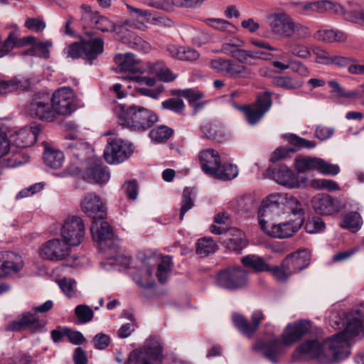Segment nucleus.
I'll list each match as a JSON object with an SVG mask.
<instances>
[{"label": "nucleus", "mask_w": 364, "mask_h": 364, "mask_svg": "<svg viewBox=\"0 0 364 364\" xmlns=\"http://www.w3.org/2000/svg\"><path fill=\"white\" fill-rule=\"evenodd\" d=\"M85 235V223L78 216L73 215L67 218L60 228L62 238L70 247L79 245L82 242Z\"/></svg>", "instance_id": "obj_6"}, {"label": "nucleus", "mask_w": 364, "mask_h": 364, "mask_svg": "<svg viewBox=\"0 0 364 364\" xmlns=\"http://www.w3.org/2000/svg\"><path fill=\"white\" fill-rule=\"evenodd\" d=\"M289 205L292 214L296 217L293 221L272 224L268 235L277 238L291 237L302 226L304 217L302 205L293 196L289 198Z\"/></svg>", "instance_id": "obj_3"}, {"label": "nucleus", "mask_w": 364, "mask_h": 364, "mask_svg": "<svg viewBox=\"0 0 364 364\" xmlns=\"http://www.w3.org/2000/svg\"><path fill=\"white\" fill-rule=\"evenodd\" d=\"M272 100L269 93L266 92L257 97V103L252 107H245L246 119L250 124H256L270 109Z\"/></svg>", "instance_id": "obj_13"}, {"label": "nucleus", "mask_w": 364, "mask_h": 364, "mask_svg": "<svg viewBox=\"0 0 364 364\" xmlns=\"http://www.w3.org/2000/svg\"><path fill=\"white\" fill-rule=\"evenodd\" d=\"M207 23L213 28L225 33H232L235 31V27L232 23L221 18H210Z\"/></svg>", "instance_id": "obj_48"}, {"label": "nucleus", "mask_w": 364, "mask_h": 364, "mask_svg": "<svg viewBox=\"0 0 364 364\" xmlns=\"http://www.w3.org/2000/svg\"><path fill=\"white\" fill-rule=\"evenodd\" d=\"M50 97L48 94H38L31 101L28 112L33 117L41 120L48 122L53 121L55 117V112L50 107L49 102Z\"/></svg>", "instance_id": "obj_9"}, {"label": "nucleus", "mask_w": 364, "mask_h": 364, "mask_svg": "<svg viewBox=\"0 0 364 364\" xmlns=\"http://www.w3.org/2000/svg\"><path fill=\"white\" fill-rule=\"evenodd\" d=\"M178 92L192 104L194 109V114L197 112L198 109L201 108L202 106L199 103L196 102L198 100L202 97V95L200 93H196L192 90H179Z\"/></svg>", "instance_id": "obj_59"}, {"label": "nucleus", "mask_w": 364, "mask_h": 364, "mask_svg": "<svg viewBox=\"0 0 364 364\" xmlns=\"http://www.w3.org/2000/svg\"><path fill=\"white\" fill-rule=\"evenodd\" d=\"M149 73L159 77L160 80L169 82L175 78L171 70L166 67L163 62H156L149 64Z\"/></svg>", "instance_id": "obj_34"}, {"label": "nucleus", "mask_w": 364, "mask_h": 364, "mask_svg": "<svg viewBox=\"0 0 364 364\" xmlns=\"http://www.w3.org/2000/svg\"><path fill=\"white\" fill-rule=\"evenodd\" d=\"M247 272L240 267L226 268L218 273L215 277L217 286L228 290H238L248 284Z\"/></svg>", "instance_id": "obj_5"}, {"label": "nucleus", "mask_w": 364, "mask_h": 364, "mask_svg": "<svg viewBox=\"0 0 364 364\" xmlns=\"http://www.w3.org/2000/svg\"><path fill=\"white\" fill-rule=\"evenodd\" d=\"M85 179L98 184L106 183L110 178L107 167L101 163H93L85 171Z\"/></svg>", "instance_id": "obj_25"}, {"label": "nucleus", "mask_w": 364, "mask_h": 364, "mask_svg": "<svg viewBox=\"0 0 364 364\" xmlns=\"http://www.w3.org/2000/svg\"><path fill=\"white\" fill-rule=\"evenodd\" d=\"M28 161V157L23 156L20 152L13 153L11 156L4 158L2 161V166L8 168H13L20 166Z\"/></svg>", "instance_id": "obj_47"}, {"label": "nucleus", "mask_w": 364, "mask_h": 364, "mask_svg": "<svg viewBox=\"0 0 364 364\" xmlns=\"http://www.w3.org/2000/svg\"><path fill=\"white\" fill-rule=\"evenodd\" d=\"M70 246L62 238H53L42 244L38 253L42 259L50 261H60L70 254Z\"/></svg>", "instance_id": "obj_8"}, {"label": "nucleus", "mask_w": 364, "mask_h": 364, "mask_svg": "<svg viewBox=\"0 0 364 364\" xmlns=\"http://www.w3.org/2000/svg\"><path fill=\"white\" fill-rule=\"evenodd\" d=\"M242 263L245 267L254 269L257 272L269 270V265L260 257L255 255H249L242 258Z\"/></svg>", "instance_id": "obj_36"}, {"label": "nucleus", "mask_w": 364, "mask_h": 364, "mask_svg": "<svg viewBox=\"0 0 364 364\" xmlns=\"http://www.w3.org/2000/svg\"><path fill=\"white\" fill-rule=\"evenodd\" d=\"M267 272H271L274 279L280 282H287L291 276L289 270H287L284 267V261H282L280 266H274L272 267L269 266V270H267Z\"/></svg>", "instance_id": "obj_50"}, {"label": "nucleus", "mask_w": 364, "mask_h": 364, "mask_svg": "<svg viewBox=\"0 0 364 364\" xmlns=\"http://www.w3.org/2000/svg\"><path fill=\"white\" fill-rule=\"evenodd\" d=\"M115 113L120 124L133 131H145L157 120L155 114L141 106L126 107L124 105H118L115 107Z\"/></svg>", "instance_id": "obj_2"}, {"label": "nucleus", "mask_w": 364, "mask_h": 364, "mask_svg": "<svg viewBox=\"0 0 364 364\" xmlns=\"http://www.w3.org/2000/svg\"><path fill=\"white\" fill-rule=\"evenodd\" d=\"M81 210L92 221L105 219L106 211L101 198L95 193L86 194L81 201Z\"/></svg>", "instance_id": "obj_12"}, {"label": "nucleus", "mask_w": 364, "mask_h": 364, "mask_svg": "<svg viewBox=\"0 0 364 364\" xmlns=\"http://www.w3.org/2000/svg\"><path fill=\"white\" fill-rule=\"evenodd\" d=\"M238 174V170L236 166L230 164H220V168L215 174V178L221 180H231L235 178Z\"/></svg>", "instance_id": "obj_43"}, {"label": "nucleus", "mask_w": 364, "mask_h": 364, "mask_svg": "<svg viewBox=\"0 0 364 364\" xmlns=\"http://www.w3.org/2000/svg\"><path fill=\"white\" fill-rule=\"evenodd\" d=\"M59 286L64 294L71 297L76 291V282L72 279H63L59 282Z\"/></svg>", "instance_id": "obj_61"}, {"label": "nucleus", "mask_w": 364, "mask_h": 364, "mask_svg": "<svg viewBox=\"0 0 364 364\" xmlns=\"http://www.w3.org/2000/svg\"><path fill=\"white\" fill-rule=\"evenodd\" d=\"M43 159L48 166L57 169L60 168L63 164L64 154L62 151L49 148L46 149Z\"/></svg>", "instance_id": "obj_32"}, {"label": "nucleus", "mask_w": 364, "mask_h": 364, "mask_svg": "<svg viewBox=\"0 0 364 364\" xmlns=\"http://www.w3.org/2000/svg\"><path fill=\"white\" fill-rule=\"evenodd\" d=\"M284 267L289 270L291 275L309 266L311 261L310 253L304 250L287 256L284 259Z\"/></svg>", "instance_id": "obj_16"}, {"label": "nucleus", "mask_w": 364, "mask_h": 364, "mask_svg": "<svg viewBox=\"0 0 364 364\" xmlns=\"http://www.w3.org/2000/svg\"><path fill=\"white\" fill-rule=\"evenodd\" d=\"M133 153L132 144L119 138L111 139L104 150V158L109 164H118Z\"/></svg>", "instance_id": "obj_7"}, {"label": "nucleus", "mask_w": 364, "mask_h": 364, "mask_svg": "<svg viewBox=\"0 0 364 364\" xmlns=\"http://www.w3.org/2000/svg\"><path fill=\"white\" fill-rule=\"evenodd\" d=\"M65 146L73 156L81 161L90 158L92 153V149L87 143L71 141L66 143Z\"/></svg>", "instance_id": "obj_30"}, {"label": "nucleus", "mask_w": 364, "mask_h": 364, "mask_svg": "<svg viewBox=\"0 0 364 364\" xmlns=\"http://www.w3.org/2000/svg\"><path fill=\"white\" fill-rule=\"evenodd\" d=\"M28 53L31 55L38 56L46 59L49 57V50L47 44L38 42L36 40H35L31 48L28 51Z\"/></svg>", "instance_id": "obj_56"}, {"label": "nucleus", "mask_w": 364, "mask_h": 364, "mask_svg": "<svg viewBox=\"0 0 364 364\" xmlns=\"http://www.w3.org/2000/svg\"><path fill=\"white\" fill-rule=\"evenodd\" d=\"M75 314L81 323L90 321L94 316L93 311L87 305H78L75 307Z\"/></svg>", "instance_id": "obj_55"}, {"label": "nucleus", "mask_w": 364, "mask_h": 364, "mask_svg": "<svg viewBox=\"0 0 364 364\" xmlns=\"http://www.w3.org/2000/svg\"><path fill=\"white\" fill-rule=\"evenodd\" d=\"M314 37L325 43L342 42L346 40V35L338 30H318L314 34Z\"/></svg>", "instance_id": "obj_31"}, {"label": "nucleus", "mask_w": 364, "mask_h": 364, "mask_svg": "<svg viewBox=\"0 0 364 364\" xmlns=\"http://www.w3.org/2000/svg\"><path fill=\"white\" fill-rule=\"evenodd\" d=\"M163 347L161 339L151 336L141 350L132 351L126 364H153L162 360Z\"/></svg>", "instance_id": "obj_4"}, {"label": "nucleus", "mask_w": 364, "mask_h": 364, "mask_svg": "<svg viewBox=\"0 0 364 364\" xmlns=\"http://www.w3.org/2000/svg\"><path fill=\"white\" fill-rule=\"evenodd\" d=\"M310 35L311 31L307 26L295 22L292 19L285 38L301 40L309 37Z\"/></svg>", "instance_id": "obj_33"}, {"label": "nucleus", "mask_w": 364, "mask_h": 364, "mask_svg": "<svg viewBox=\"0 0 364 364\" xmlns=\"http://www.w3.org/2000/svg\"><path fill=\"white\" fill-rule=\"evenodd\" d=\"M82 10L81 21L84 28H93L100 14L98 12L93 11L91 8L86 5H82L80 7Z\"/></svg>", "instance_id": "obj_41"}, {"label": "nucleus", "mask_w": 364, "mask_h": 364, "mask_svg": "<svg viewBox=\"0 0 364 364\" xmlns=\"http://www.w3.org/2000/svg\"><path fill=\"white\" fill-rule=\"evenodd\" d=\"M287 199V194L286 193L270 194L266 200L262 201L259 212L265 211L266 209L274 206H279L280 204H283Z\"/></svg>", "instance_id": "obj_44"}, {"label": "nucleus", "mask_w": 364, "mask_h": 364, "mask_svg": "<svg viewBox=\"0 0 364 364\" xmlns=\"http://www.w3.org/2000/svg\"><path fill=\"white\" fill-rule=\"evenodd\" d=\"M210 66L216 72L230 77H246L251 74L250 70L246 66L223 58L213 59Z\"/></svg>", "instance_id": "obj_10"}, {"label": "nucleus", "mask_w": 364, "mask_h": 364, "mask_svg": "<svg viewBox=\"0 0 364 364\" xmlns=\"http://www.w3.org/2000/svg\"><path fill=\"white\" fill-rule=\"evenodd\" d=\"M217 248L218 246L212 238L203 237L198 240L196 253L201 257H205L214 253Z\"/></svg>", "instance_id": "obj_38"}, {"label": "nucleus", "mask_w": 364, "mask_h": 364, "mask_svg": "<svg viewBox=\"0 0 364 364\" xmlns=\"http://www.w3.org/2000/svg\"><path fill=\"white\" fill-rule=\"evenodd\" d=\"M173 134V130L166 126H159L149 132L150 137L158 142L168 139Z\"/></svg>", "instance_id": "obj_46"}, {"label": "nucleus", "mask_w": 364, "mask_h": 364, "mask_svg": "<svg viewBox=\"0 0 364 364\" xmlns=\"http://www.w3.org/2000/svg\"><path fill=\"white\" fill-rule=\"evenodd\" d=\"M262 316V313L260 311L253 312L252 314V323H250L242 315L234 314L232 321L240 332L250 338L258 328Z\"/></svg>", "instance_id": "obj_15"}, {"label": "nucleus", "mask_w": 364, "mask_h": 364, "mask_svg": "<svg viewBox=\"0 0 364 364\" xmlns=\"http://www.w3.org/2000/svg\"><path fill=\"white\" fill-rule=\"evenodd\" d=\"M64 52L67 54V57H70L73 59L78 58L84 54L82 43H73L66 47Z\"/></svg>", "instance_id": "obj_63"}, {"label": "nucleus", "mask_w": 364, "mask_h": 364, "mask_svg": "<svg viewBox=\"0 0 364 364\" xmlns=\"http://www.w3.org/2000/svg\"><path fill=\"white\" fill-rule=\"evenodd\" d=\"M244 46V42L237 38H232L229 41L224 43L221 47L222 53L233 57L239 48Z\"/></svg>", "instance_id": "obj_49"}, {"label": "nucleus", "mask_w": 364, "mask_h": 364, "mask_svg": "<svg viewBox=\"0 0 364 364\" xmlns=\"http://www.w3.org/2000/svg\"><path fill=\"white\" fill-rule=\"evenodd\" d=\"M334 133V129L332 127H328L322 125H319L316 127L314 136L317 139L323 141L329 139Z\"/></svg>", "instance_id": "obj_64"}, {"label": "nucleus", "mask_w": 364, "mask_h": 364, "mask_svg": "<svg viewBox=\"0 0 364 364\" xmlns=\"http://www.w3.org/2000/svg\"><path fill=\"white\" fill-rule=\"evenodd\" d=\"M318 158H298L295 159V167L299 173L316 168Z\"/></svg>", "instance_id": "obj_52"}, {"label": "nucleus", "mask_w": 364, "mask_h": 364, "mask_svg": "<svg viewBox=\"0 0 364 364\" xmlns=\"http://www.w3.org/2000/svg\"><path fill=\"white\" fill-rule=\"evenodd\" d=\"M229 238L224 242L227 248L240 253L247 245L244 234L237 228H232L228 231Z\"/></svg>", "instance_id": "obj_28"}, {"label": "nucleus", "mask_w": 364, "mask_h": 364, "mask_svg": "<svg viewBox=\"0 0 364 364\" xmlns=\"http://www.w3.org/2000/svg\"><path fill=\"white\" fill-rule=\"evenodd\" d=\"M90 231L94 240L102 243H112L115 235L112 228L105 219H98L92 221ZM111 245V244H107Z\"/></svg>", "instance_id": "obj_19"}, {"label": "nucleus", "mask_w": 364, "mask_h": 364, "mask_svg": "<svg viewBox=\"0 0 364 364\" xmlns=\"http://www.w3.org/2000/svg\"><path fill=\"white\" fill-rule=\"evenodd\" d=\"M199 160L202 170L215 178L220 168V157L213 149H206L200 152Z\"/></svg>", "instance_id": "obj_22"}, {"label": "nucleus", "mask_w": 364, "mask_h": 364, "mask_svg": "<svg viewBox=\"0 0 364 364\" xmlns=\"http://www.w3.org/2000/svg\"><path fill=\"white\" fill-rule=\"evenodd\" d=\"M45 323L40 320L39 318L35 314L29 312L24 313L21 317L14 321L11 324V329L12 331H21L27 329L31 332L41 331L43 328Z\"/></svg>", "instance_id": "obj_21"}, {"label": "nucleus", "mask_w": 364, "mask_h": 364, "mask_svg": "<svg viewBox=\"0 0 364 364\" xmlns=\"http://www.w3.org/2000/svg\"><path fill=\"white\" fill-rule=\"evenodd\" d=\"M271 31L282 38H285L292 18L284 12L274 13L268 17Z\"/></svg>", "instance_id": "obj_23"}, {"label": "nucleus", "mask_w": 364, "mask_h": 364, "mask_svg": "<svg viewBox=\"0 0 364 364\" xmlns=\"http://www.w3.org/2000/svg\"><path fill=\"white\" fill-rule=\"evenodd\" d=\"M305 228L309 233H316L324 230L325 223L319 218H313L307 222Z\"/></svg>", "instance_id": "obj_62"}, {"label": "nucleus", "mask_w": 364, "mask_h": 364, "mask_svg": "<svg viewBox=\"0 0 364 364\" xmlns=\"http://www.w3.org/2000/svg\"><path fill=\"white\" fill-rule=\"evenodd\" d=\"M23 267L21 257L14 254L9 255L8 259L0 262V277L13 275L18 272Z\"/></svg>", "instance_id": "obj_26"}, {"label": "nucleus", "mask_w": 364, "mask_h": 364, "mask_svg": "<svg viewBox=\"0 0 364 364\" xmlns=\"http://www.w3.org/2000/svg\"><path fill=\"white\" fill-rule=\"evenodd\" d=\"M312 207L316 213L323 215H331L340 209L337 200L324 194H318L313 198Z\"/></svg>", "instance_id": "obj_18"}, {"label": "nucleus", "mask_w": 364, "mask_h": 364, "mask_svg": "<svg viewBox=\"0 0 364 364\" xmlns=\"http://www.w3.org/2000/svg\"><path fill=\"white\" fill-rule=\"evenodd\" d=\"M73 94L71 89L63 87L58 90L53 95L51 105L55 112V117L58 114H70L74 110L73 104Z\"/></svg>", "instance_id": "obj_11"}, {"label": "nucleus", "mask_w": 364, "mask_h": 364, "mask_svg": "<svg viewBox=\"0 0 364 364\" xmlns=\"http://www.w3.org/2000/svg\"><path fill=\"white\" fill-rule=\"evenodd\" d=\"M82 48L85 58L94 60L104 50V41L100 38L82 41Z\"/></svg>", "instance_id": "obj_29"}, {"label": "nucleus", "mask_w": 364, "mask_h": 364, "mask_svg": "<svg viewBox=\"0 0 364 364\" xmlns=\"http://www.w3.org/2000/svg\"><path fill=\"white\" fill-rule=\"evenodd\" d=\"M286 47L290 53L299 58L307 59L311 56L309 50L303 45L289 43L287 44Z\"/></svg>", "instance_id": "obj_54"}, {"label": "nucleus", "mask_w": 364, "mask_h": 364, "mask_svg": "<svg viewBox=\"0 0 364 364\" xmlns=\"http://www.w3.org/2000/svg\"><path fill=\"white\" fill-rule=\"evenodd\" d=\"M114 60L120 66L121 70L124 71L132 73L136 71V65L139 63V60L132 53L117 54L114 57Z\"/></svg>", "instance_id": "obj_35"}, {"label": "nucleus", "mask_w": 364, "mask_h": 364, "mask_svg": "<svg viewBox=\"0 0 364 364\" xmlns=\"http://www.w3.org/2000/svg\"><path fill=\"white\" fill-rule=\"evenodd\" d=\"M171 257L165 256L161 258V262L158 264L156 277L160 283H165L171 272Z\"/></svg>", "instance_id": "obj_39"}, {"label": "nucleus", "mask_w": 364, "mask_h": 364, "mask_svg": "<svg viewBox=\"0 0 364 364\" xmlns=\"http://www.w3.org/2000/svg\"><path fill=\"white\" fill-rule=\"evenodd\" d=\"M273 174L274 180L282 185L288 186L289 187H294L295 186L299 185L298 184V180L295 173L287 166H279L274 169Z\"/></svg>", "instance_id": "obj_27"}, {"label": "nucleus", "mask_w": 364, "mask_h": 364, "mask_svg": "<svg viewBox=\"0 0 364 364\" xmlns=\"http://www.w3.org/2000/svg\"><path fill=\"white\" fill-rule=\"evenodd\" d=\"M14 31L11 32L6 40L1 43L0 39V58L7 55L10 53L11 50L16 46V29L17 26H14Z\"/></svg>", "instance_id": "obj_40"}, {"label": "nucleus", "mask_w": 364, "mask_h": 364, "mask_svg": "<svg viewBox=\"0 0 364 364\" xmlns=\"http://www.w3.org/2000/svg\"><path fill=\"white\" fill-rule=\"evenodd\" d=\"M310 322L304 321L287 326L283 333V341L285 346H290L300 339L310 329Z\"/></svg>", "instance_id": "obj_24"}, {"label": "nucleus", "mask_w": 364, "mask_h": 364, "mask_svg": "<svg viewBox=\"0 0 364 364\" xmlns=\"http://www.w3.org/2000/svg\"><path fill=\"white\" fill-rule=\"evenodd\" d=\"M193 206V202L191 198V191L190 188H186L183 192L182 205L179 217L181 220L183 219L185 213L191 208H192Z\"/></svg>", "instance_id": "obj_58"}, {"label": "nucleus", "mask_w": 364, "mask_h": 364, "mask_svg": "<svg viewBox=\"0 0 364 364\" xmlns=\"http://www.w3.org/2000/svg\"><path fill=\"white\" fill-rule=\"evenodd\" d=\"M19 88L25 89L26 86L23 87L20 81L12 79L9 80H0V95H6L16 91Z\"/></svg>", "instance_id": "obj_53"}, {"label": "nucleus", "mask_w": 364, "mask_h": 364, "mask_svg": "<svg viewBox=\"0 0 364 364\" xmlns=\"http://www.w3.org/2000/svg\"><path fill=\"white\" fill-rule=\"evenodd\" d=\"M256 348L272 363H277L279 357L284 353L283 344L277 338L259 341Z\"/></svg>", "instance_id": "obj_17"}, {"label": "nucleus", "mask_w": 364, "mask_h": 364, "mask_svg": "<svg viewBox=\"0 0 364 364\" xmlns=\"http://www.w3.org/2000/svg\"><path fill=\"white\" fill-rule=\"evenodd\" d=\"M41 128L38 124H33L26 127L10 136L11 141L16 146L26 148L35 144Z\"/></svg>", "instance_id": "obj_14"}, {"label": "nucleus", "mask_w": 364, "mask_h": 364, "mask_svg": "<svg viewBox=\"0 0 364 364\" xmlns=\"http://www.w3.org/2000/svg\"><path fill=\"white\" fill-rule=\"evenodd\" d=\"M347 342L335 335L326 339H309L299 346L301 355L321 364H331L347 356Z\"/></svg>", "instance_id": "obj_1"}, {"label": "nucleus", "mask_w": 364, "mask_h": 364, "mask_svg": "<svg viewBox=\"0 0 364 364\" xmlns=\"http://www.w3.org/2000/svg\"><path fill=\"white\" fill-rule=\"evenodd\" d=\"M343 325L345 326L343 331L339 332L335 336L338 339H345L348 346V339L359 336L363 331L362 320L353 314L346 316Z\"/></svg>", "instance_id": "obj_20"}, {"label": "nucleus", "mask_w": 364, "mask_h": 364, "mask_svg": "<svg viewBox=\"0 0 364 364\" xmlns=\"http://www.w3.org/2000/svg\"><path fill=\"white\" fill-rule=\"evenodd\" d=\"M162 107L181 114L184 109L185 105L181 99L171 98L162 102Z\"/></svg>", "instance_id": "obj_57"}, {"label": "nucleus", "mask_w": 364, "mask_h": 364, "mask_svg": "<svg viewBox=\"0 0 364 364\" xmlns=\"http://www.w3.org/2000/svg\"><path fill=\"white\" fill-rule=\"evenodd\" d=\"M93 28L103 32L115 31L116 30L115 25L113 23L107 18L100 15L97 18V21H95V24Z\"/></svg>", "instance_id": "obj_60"}, {"label": "nucleus", "mask_w": 364, "mask_h": 364, "mask_svg": "<svg viewBox=\"0 0 364 364\" xmlns=\"http://www.w3.org/2000/svg\"><path fill=\"white\" fill-rule=\"evenodd\" d=\"M314 11L319 13H323L326 11H332L335 14L342 15L344 14V8L338 4H333L329 1H323L315 2Z\"/></svg>", "instance_id": "obj_45"}, {"label": "nucleus", "mask_w": 364, "mask_h": 364, "mask_svg": "<svg viewBox=\"0 0 364 364\" xmlns=\"http://www.w3.org/2000/svg\"><path fill=\"white\" fill-rule=\"evenodd\" d=\"M284 138L292 146H295L296 149H301L302 148L312 149L316 146V143L314 141L305 139L294 134H286Z\"/></svg>", "instance_id": "obj_42"}, {"label": "nucleus", "mask_w": 364, "mask_h": 364, "mask_svg": "<svg viewBox=\"0 0 364 364\" xmlns=\"http://www.w3.org/2000/svg\"><path fill=\"white\" fill-rule=\"evenodd\" d=\"M316 165V169L324 175L336 176L340 171V168L338 165L330 164L319 158H318Z\"/></svg>", "instance_id": "obj_51"}, {"label": "nucleus", "mask_w": 364, "mask_h": 364, "mask_svg": "<svg viewBox=\"0 0 364 364\" xmlns=\"http://www.w3.org/2000/svg\"><path fill=\"white\" fill-rule=\"evenodd\" d=\"M363 224L361 217L356 211L348 213L341 222V227L348 229L352 232L358 230Z\"/></svg>", "instance_id": "obj_37"}]
</instances>
